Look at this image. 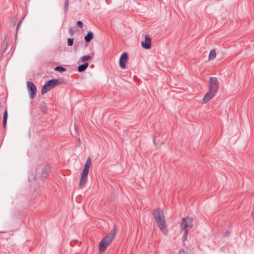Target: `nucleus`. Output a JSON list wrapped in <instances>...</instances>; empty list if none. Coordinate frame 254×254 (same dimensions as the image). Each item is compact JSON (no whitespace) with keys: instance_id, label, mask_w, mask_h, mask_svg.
Here are the masks:
<instances>
[{"instance_id":"2","label":"nucleus","mask_w":254,"mask_h":254,"mask_svg":"<svg viewBox=\"0 0 254 254\" xmlns=\"http://www.w3.org/2000/svg\"><path fill=\"white\" fill-rule=\"evenodd\" d=\"M116 234V226L114 229L111 231L106 237L102 239L99 244V252L102 253L105 251L108 246L114 240Z\"/></svg>"},{"instance_id":"23","label":"nucleus","mask_w":254,"mask_h":254,"mask_svg":"<svg viewBox=\"0 0 254 254\" xmlns=\"http://www.w3.org/2000/svg\"><path fill=\"white\" fill-rule=\"evenodd\" d=\"M153 142H154L155 145L157 147H159L161 144V142L160 141H158V142H157L156 139L155 138L153 139Z\"/></svg>"},{"instance_id":"29","label":"nucleus","mask_w":254,"mask_h":254,"mask_svg":"<svg viewBox=\"0 0 254 254\" xmlns=\"http://www.w3.org/2000/svg\"><path fill=\"white\" fill-rule=\"evenodd\" d=\"M2 106L0 104V115H1V113H2Z\"/></svg>"},{"instance_id":"16","label":"nucleus","mask_w":254,"mask_h":254,"mask_svg":"<svg viewBox=\"0 0 254 254\" xmlns=\"http://www.w3.org/2000/svg\"><path fill=\"white\" fill-rule=\"evenodd\" d=\"M216 56V53L215 50H211L209 53L208 59L209 60H214Z\"/></svg>"},{"instance_id":"10","label":"nucleus","mask_w":254,"mask_h":254,"mask_svg":"<svg viewBox=\"0 0 254 254\" xmlns=\"http://www.w3.org/2000/svg\"><path fill=\"white\" fill-rule=\"evenodd\" d=\"M216 92L208 89V91L206 93L204 97H203L202 101L203 103H206L211 99H212L215 95Z\"/></svg>"},{"instance_id":"19","label":"nucleus","mask_w":254,"mask_h":254,"mask_svg":"<svg viewBox=\"0 0 254 254\" xmlns=\"http://www.w3.org/2000/svg\"><path fill=\"white\" fill-rule=\"evenodd\" d=\"M74 130L75 132V136L77 138L79 136V131L76 123L74 124Z\"/></svg>"},{"instance_id":"14","label":"nucleus","mask_w":254,"mask_h":254,"mask_svg":"<svg viewBox=\"0 0 254 254\" xmlns=\"http://www.w3.org/2000/svg\"><path fill=\"white\" fill-rule=\"evenodd\" d=\"M7 117H8L7 111L6 109H5L4 112V113H3V122H2L3 127L4 128H5L6 126Z\"/></svg>"},{"instance_id":"20","label":"nucleus","mask_w":254,"mask_h":254,"mask_svg":"<svg viewBox=\"0 0 254 254\" xmlns=\"http://www.w3.org/2000/svg\"><path fill=\"white\" fill-rule=\"evenodd\" d=\"M69 0H65L64 4V11L66 13L68 10Z\"/></svg>"},{"instance_id":"25","label":"nucleus","mask_w":254,"mask_h":254,"mask_svg":"<svg viewBox=\"0 0 254 254\" xmlns=\"http://www.w3.org/2000/svg\"><path fill=\"white\" fill-rule=\"evenodd\" d=\"M69 33L70 35V36H72L74 34V32L72 27L69 28Z\"/></svg>"},{"instance_id":"1","label":"nucleus","mask_w":254,"mask_h":254,"mask_svg":"<svg viewBox=\"0 0 254 254\" xmlns=\"http://www.w3.org/2000/svg\"><path fill=\"white\" fill-rule=\"evenodd\" d=\"M152 214L154 216L156 223L158 224V228L163 234H166L168 231L163 211L159 209H156L153 210Z\"/></svg>"},{"instance_id":"18","label":"nucleus","mask_w":254,"mask_h":254,"mask_svg":"<svg viewBox=\"0 0 254 254\" xmlns=\"http://www.w3.org/2000/svg\"><path fill=\"white\" fill-rule=\"evenodd\" d=\"M55 70L60 72H63L66 71V68L62 66H57L55 68Z\"/></svg>"},{"instance_id":"24","label":"nucleus","mask_w":254,"mask_h":254,"mask_svg":"<svg viewBox=\"0 0 254 254\" xmlns=\"http://www.w3.org/2000/svg\"><path fill=\"white\" fill-rule=\"evenodd\" d=\"M22 22V20H20V21L18 22V24H17V25L16 29V34H15V36H17V32H18V30L19 27H20V25H21V24Z\"/></svg>"},{"instance_id":"12","label":"nucleus","mask_w":254,"mask_h":254,"mask_svg":"<svg viewBox=\"0 0 254 254\" xmlns=\"http://www.w3.org/2000/svg\"><path fill=\"white\" fill-rule=\"evenodd\" d=\"M93 33L92 31H89L87 34L84 37V40L86 43H89L93 39Z\"/></svg>"},{"instance_id":"5","label":"nucleus","mask_w":254,"mask_h":254,"mask_svg":"<svg viewBox=\"0 0 254 254\" xmlns=\"http://www.w3.org/2000/svg\"><path fill=\"white\" fill-rule=\"evenodd\" d=\"M193 219L191 217H187L182 219L181 224V228L182 230H189L193 227L192 224Z\"/></svg>"},{"instance_id":"17","label":"nucleus","mask_w":254,"mask_h":254,"mask_svg":"<svg viewBox=\"0 0 254 254\" xmlns=\"http://www.w3.org/2000/svg\"><path fill=\"white\" fill-rule=\"evenodd\" d=\"M91 59V57L89 55L84 56L80 59V62L83 63L86 61L90 60Z\"/></svg>"},{"instance_id":"21","label":"nucleus","mask_w":254,"mask_h":254,"mask_svg":"<svg viewBox=\"0 0 254 254\" xmlns=\"http://www.w3.org/2000/svg\"><path fill=\"white\" fill-rule=\"evenodd\" d=\"M183 230L184 231V233L182 239H183V241H185L187 239L189 230Z\"/></svg>"},{"instance_id":"13","label":"nucleus","mask_w":254,"mask_h":254,"mask_svg":"<svg viewBox=\"0 0 254 254\" xmlns=\"http://www.w3.org/2000/svg\"><path fill=\"white\" fill-rule=\"evenodd\" d=\"M89 64L88 63H85L83 64L79 65L78 66V71L79 72H83L86 69V68L88 67Z\"/></svg>"},{"instance_id":"4","label":"nucleus","mask_w":254,"mask_h":254,"mask_svg":"<svg viewBox=\"0 0 254 254\" xmlns=\"http://www.w3.org/2000/svg\"><path fill=\"white\" fill-rule=\"evenodd\" d=\"M60 83L59 79H51L48 80L46 83L42 86L41 90V94H44L47 93L48 91L50 90L52 88L55 87L56 85H58Z\"/></svg>"},{"instance_id":"11","label":"nucleus","mask_w":254,"mask_h":254,"mask_svg":"<svg viewBox=\"0 0 254 254\" xmlns=\"http://www.w3.org/2000/svg\"><path fill=\"white\" fill-rule=\"evenodd\" d=\"M51 171V167L50 165H46L42 169L41 176L43 178H47Z\"/></svg>"},{"instance_id":"26","label":"nucleus","mask_w":254,"mask_h":254,"mask_svg":"<svg viewBox=\"0 0 254 254\" xmlns=\"http://www.w3.org/2000/svg\"><path fill=\"white\" fill-rule=\"evenodd\" d=\"M76 24H77V25L80 28H82L83 26V23H82V21H78L77 22Z\"/></svg>"},{"instance_id":"27","label":"nucleus","mask_w":254,"mask_h":254,"mask_svg":"<svg viewBox=\"0 0 254 254\" xmlns=\"http://www.w3.org/2000/svg\"><path fill=\"white\" fill-rule=\"evenodd\" d=\"M230 235V232L229 231H227L224 234V237H229Z\"/></svg>"},{"instance_id":"15","label":"nucleus","mask_w":254,"mask_h":254,"mask_svg":"<svg viewBox=\"0 0 254 254\" xmlns=\"http://www.w3.org/2000/svg\"><path fill=\"white\" fill-rule=\"evenodd\" d=\"M40 109H41V112L44 113V114H45L47 113V104L45 102H42L41 103V105H40Z\"/></svg>"},{"instance_id":"9","label":"nucleus","mask_w":254,"mask_h":254,"mask_svg":"<svg viewBox=\"0 0 254 254\" xmlns=\"http://www.w3.org/2000/svg\"><path fill=\"white\" fill-rule=\"evenodd\" d=\"M128 54L127 53H124L121 56L120 59V66L122 69L126 68V64L128 60Z\"/></svg>"},{"instance_id":"3","label":"nucleus","mask_w":254,"mask_h":254,"mask_svg":"<svg viewBox=\"0 0 254 254\" xmlns=\"http://www.w3.org/2000/svg\"><path fill=\"white\" fill-rule=\"evenodd\" d=\"M91 164V158L90 157H89L87 158L86 161L84 169L81 175V178L79 182V186L81 187L84 185L86 183L87 180V176L89 172V169Z\"/></svg>"},{"instance_id":"6","label":"nucleus","mask_w":254,"mask_h":254,"mask_svg":"<svg viewBox=\"0 0 254 254\" xmlns=\"http://www.w3.org/2000/svg\"><path fill=\"white\" fill-rule=\"evenodd\" d=\"M219 89V82L216 77H211L209 80V88L208 89L217 92Z\"/></svg>"},{"instance_id":"7","label":"nucleus","mask_w":254,"mask_h":254,"mask_svg":"<svg viewBox=\"0 0 254 254\" xmlns=\"http://www.w3.org/2000/svg\"><path fill=\"white\" fill-rule=\"evenodd\" d=\"M27 84L28 91L30 92L29 96L31 99H33L36 95L37 88L35 85L31 81H27Z\"/></svg>"},{"instance_id":"28","label":"nucleus","mask_w":254,"mask_h":254,"mask_svg":"<svg viewBox=\"0 0 254 254\" xmlns=\"http://www.w3.org/2000/svg\"><path fill=\"white\" fill-rule=\"evenodd\" d=\"M178 254H186V253L183 249H181L179 251Z\"/></svg>"},{"instance_id":"8","label":"nucleus","mask_w":254,"mask_h":254,"mask_svg":"<svg viewBox=\"0 0 254 254\" xmlns=\"http://www.w3.org/2000/svg\"><path fill=\"white\" fill-rule=\"evenodd\" d=\"M141 46L143 48L148 50L151 48V39L148 35L145 36V40L141 43Z\"/></svg>"},{"instance_id":"22","label":"nucleus","mask_w":254,"mask_h":254,"mask_svg":"<svg viewBox=\"0 0 254 254\" xmlns=\"http://www.w3.org/2000/svg\"><path fill=\"white\" fill-rule=\"evenodd\" d=\"M73 44V39L68 38L67 39V45L68 46H72Z\"/></svg>"}]
</instances>
